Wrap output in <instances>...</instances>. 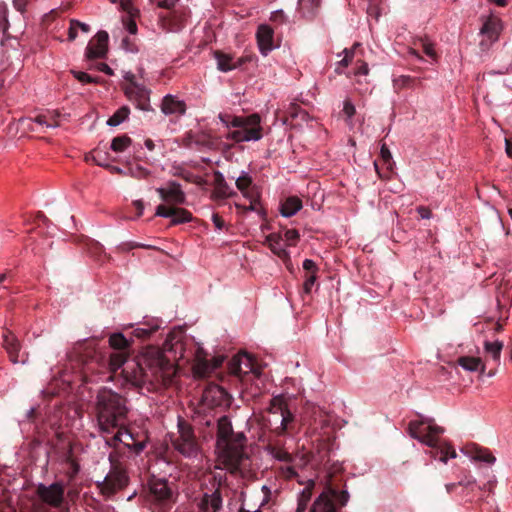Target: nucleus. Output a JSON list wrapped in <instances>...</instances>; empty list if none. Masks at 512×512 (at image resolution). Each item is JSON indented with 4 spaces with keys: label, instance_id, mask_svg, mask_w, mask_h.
<instances>
[{
    "label": "nucleus",
    "instance_id": "11",
    "mask_svg": "<svg viewBox=\"0 0 512 512\" xmlns=\"http://www.w3.org/2000/svg\"><path fill=\"white\" fill-rule=\"evenodd\" d=\"M501 30L502 24L498 17L494 15L487 17L480 29V35L485 37L479 44L481 50L484 51L488 49L492 43L496 42L499 38Z\"/></svg>",
    "mask_w": 512,
    "mask_h": 512
},
{
    "label": "nucleus",
    "instance_id": "58",
    "mask_svg": "<svg viewBox=\"0 0 512 512\" xmlns=\"http://www.w3.org/2000/svg\"><path fill=\"white\" fill-rule=\"evenodd\" d=\"M243 62L242 59L239 60V65ZM225 64H226V71L228 70H232L236 67H238V64H235L232 62V58L230 57V55L226 54V61H225Z\"/></svg>",
    "mask_w": 512,
    "mask_h": 512
},
{
    "label": "nucleus",
    "instance_id": "56",
    "mask_svg": "<svg viewBox=\"0 0 512 512\" xmlns=\"http://www.w3.org/2000/svg\"><path fill=\"white\" fill-rule=\"evenodd\" d=\"M280 424V417L279 416H272V418L267 419L266 421V427L270 429L271 432H273V428H275L276 425Z\"/></svg>",
    "mask_w": 512,
    "mask_h": 512
},
{
    "label": "nucleus",
    "instance_id": "12",
    "mask_svg": "<svg viewBox=\"0 0 512 512\" xmlns=\"http://www.w3.org/2000/svg\"><path fill=\"white\" fill-rule=\"evenodd\" d=\"M224 401V389L218 385H209L203 392L201 400V409H218L222 407Z\"/></svg>",
    "mask_w": 512,
    "mask_h": 512
},
{
    "label": "nucleus",
    "instance_id": "32",
    "mask_svg": "<svg viewBox=\"0 0 512 512\" xmlns=\"http://www.w3.org/2000/svg\"><path fill=\"white\" fill-rule=\"evenodd\" d=\"M267 450L272 457L279 461L291 463L293 460V457L289 452L276 445L269 444L267 446Z\"/></svg>",
    "mask_w": 512,
    "mask_h": 512
},
{
    "label": "nucleus",
    "instance_id": "38",
    "mask_svg": "<svg viewBox=\"0 0 512 512\" xmlns=\"http://www.w3.org/2000/svg\"><path fill=\"white\" fill-rule=\"evenodd\" d=\"M178 432L179 437L175 441H187L195 439L191 426L184 421H178Z\"/></svg>",
    "mask_w": 512,
    "mask_h": 512
},
{
    "label": "nucleus",
    "instance_id": "16",
    "mask_svg": "<svg viewBox=\"0 0 512 512\" xmlns=\"http://www.w3.org/2000/svg\"><path fill=\"white\" fill-rule=\"evenodd\" d=\"M256 38L259 50L262 53V55L266 56L270 51H272L275 48V45L273 43L274 31L269 25H260L256 32Z\"/></svg>",
    "mask_w": 512,
    "mask_h": 512
},
{
    "label": "nucleus",
    "instance_id": "25",
    "mask_svg": "<svg viewBox=\"0 0 512 512\" xmlns=\"http://www.w3.org/2000/svg\"><path fill=\"white\" fill-rule=\"evenodd\" d=\"M321 0H299V11L303 17L313 19L320 7Z\"/></svg>",
    "mask_w": 512,
    "mask_h": 512
},
{
    "label": "nucleus",
    "instance_id": "4",
    "mask_svg": "<svg viewBox=\"0 0 512 512\" xmlns=\"http://www.w3.org/2000/svg\"><path fill=\"white\" fill-rule=\"evenodd\" d=\"M261 118L258 114L235 116L226 114V140L235 143L258 141L262 138Z\"/></svg>",
    "mask_w": 512,
    "mask_h": 512
},
{
    "label": "nucleus",
    "instance_id": "28",
    "mask_svg": "<svg viewBox=\"0 0 512 512\" xmlns=\"http://www.w3.org/2000/svg\"><path fill=\"white\" fill-rule=\"evenodd\" d=\"M458 365L467 371H481L484 372L485 366L482 360L478 357L462 356L457 360Z\"/></svg>",
    "mask_w": 512,
    "mask_h": 512
},
{
    "label": "nucleus",
    "instance_id": "9",
    "mask_svg": "<svg viewBox=\"0 0 512 512\" xmlns=\"http://www.w3.org/2000/svg\"><path fill=\"white\" fill-rule=\"evenodd\" d=\"M235 179L236 187L242 192L243 196L250 200L249 206H242L236 204V208L240 211H255L259 215L264 216V209L260 205V196L255 187H251L252 179L247 173H243L238 177L232 176Z\"/></svg>",
    "mask_w": 512,
    "mask_h": 512
},
{
    "label": "nucleus",
    "instance_id": "33",
    "mask_svg": "<svg viewBox=\"0 0 512 512\" xmlns=\"http://www.w3.org/2000/svg\"><path fill=\"white\" fill-rule=\"evenodd\" d=\"M503 343L501 341H485L484 349L485 352L495 361H499Z\"/></svg>",
    "mask_w": 512,
    "mask_h": 512
},
{
    "label": "nucleus",
    "instance_id": "36",
    "mask_svg": "<svg viewBox=\"0 0 512 512\" xmlns=\"http://www.w3.org/2000/svg\"><path fill=\"white\" fill-rule=\"evenodd\" d=\"M132 140L126 136L115 137L110 145V148L117 153L126 151L131 146Z\"/></svg>",
    "mask_w": 512,
    "mask_h": 512
},
{
    "label": "nucleus",
    "instance_id": "39",
    "mask_svg": "<svg viewBox=\"0 0 512 512\" xmlns=\"http://www.w3.org/2000/svg\"><path fill=\"white\" fill-rule=\"evenodd\" d=\"M33 124L45 126L46 128H57L60 126V121L49 122L47 114H40L32 120Z\"/></svg>",
    "mask_w": 512,
    "mask_h": 512
},
{
    "label": "nucleus",
    "instance_id": "51",
    "mask_svg": "<svg viewBox=\"0 0 512 512\" xmlns=\"http://www.w3.org/2000/svg\"><path fill=\"white\" fill-rule=\"evenodd\" d=\"M270 20L277 24H282L286 21V15L282 10L274 11L271 14Z\"/></svg>",
    "mask_w": 512,
    "mask_h": 512
},
{
    "label": "nucleus",
    "instance_id": "17",
    "mask_svg": "<svg viewBox=\"0 0 512 512\" xmlns=\"http://www.w3.org/2000/svg\"><path fill=\"white\" fill-rule=\"evenodd\" d=\"M127 476L123 471H113L107 475L108 485L104 488V495L111 496L127 484Z\"/></svg>",
    "mask_w": 512,
    "mask_h": 512
},
{
    "label": "nucleus",
    "instance_id": "5",
    "mask_svg": "<svg viewBox=\"0 0 512 512\" xmlns=\"http://www.w3.org/2000/svg\"><path fill=\"white\" fill-rule=\"evenodd\" d=\"M226 470L241 472L249 466V457L245 452L246 437L243 433L234 435L231 423L226 418Z\"/></svg>",
    "mask_w": 512,
    "mask_h": 512
},
{
    "label": "nucleus",
    "instance_id": "24",
    "mask_svg": "<svg viewBox=\"0 0 512 512\" xmlns=\"http://www.w3.org/2000/svg\"><path fill=\"white\" fill-rule=\"evenodd\" d=\"M302 208V201L296 197H288L282 204L280 212L284 217H291Z\"/></svg>",
    "mask_w": 512,
    "mask_h": 512
},
{
    "label": "nucleus",
    "instance_id": "10",
    "mask_svg": "<svg viewBox=\"0 0 512 512\" xmlns=\"http://www.w3.org/2000/svg\"><path fill=\"white\" fill-rule=\"evenodd\" d=\"M36 493L41 502L59 508L64 501L65 487L62 482H54L49 485L38 483Z\"/></svg>",
    "mask_w": 512,
    "mask_h": 512
},
{
    "label": "nucleus",
    "instance_id": "3",
    "mask_svg": "<svg viewBox=\"0 0 512 512\" xmlns=\"http://www.w3.org/2000/svg\"><path fill=\"white\" fill-rule=\"evenodd\" d=\"M409 433L411 437L431 447L432 456L443 463H446L448 458H455L457 456L452 446L440 440V435L444 433V428L440 426L430 422L426 425L424 421H411L409 423Z\"/></svg>",
    "mask_w": 512,
    "mask_h": 512
},
{
    "label": "nucleus",
    "instance_id": "37",
    "mask_svg": "<svg viewBox=\"0 0 512 512\" xmlns=\"http://www.w3.org/2000/svg\"><path fill=\"white\" fill-rule=\"evenodd\" d=\"M224 416H218L217 417V424H218V434H217V444H216V450L219 456V459L221 460L222 456L224 455V426H223Z\"/></svg>",
    "mask_w": 512,
    "mask_h": 512
},
{
    "label": "nucleus",
    "instance_id": "14",
    "mask_svg": "<svg viewBox=\"0 0 512 512\" xmlns=\"http://www.w3.org/2000/svg\"><path fill=\"white\" fill-rule=\"evenodd\" d=\"M109 35L106 31H98L94 42H91L86 48V57L88 59L102 58L106 55L108 49Z\"/></svg>",
    "mask_w": 512,
    "mask_h": 512
},
{
    "label": "nucleus",
    "instance_id": "54",
    "mask_svg": "<svg viewBox=\"0 0 512 512\" xmlns=\"http://www.w3.org/2000/svg\"><path fill=\"white\" fill-rule=\"evenodd\" d=\"M125 26H126L127 31L130 34H132V35L136 34V32H137V25H136L135 21L132 18H129V19H127L125 21Z\"/></svg>",
    "mask_w": 512,
    "mask_h": 512
},
{
    "label": "nucleus",
    "instance_id": "27",
    "mask_svg": "<svg viewBox=\"0 0 512 512\" xmlns=\"http://www.w3.org/2000/svg\"><path fill=\"white\" fill-rule=\"evenodd\" d=\"M174 447L185 457L192 458L197 457L198 455V446L195 439L187 441H174Z\"/></svg>",
    "mask_w": 512,
    "mask_h": 512
},
{
    "label": "nucleus",
    "instance_id": "15",
    "mask_svg": "<svg viewBox=\"0 0 512 512\" xmlns=\"http://www.w3.org/2000/svg\"><path fill=\"white\" fill-rule=\"evenodd\" d=\"M155 215L163 218H171L173 224H180L192 220V215L185 209L159 205L156 208Z\"/></svg>",
    "mask_w": 512,
    "mask_h": 512
},
{
    "label": "nucleus",
    "instance_id": "23",
    "mask_svg": "<svg viewBox=\"0 0 512 512\" xmlns=\"http://www.w3.org/2000/svg\"><path fill=\"white\" fill-rule=\"evenodd\" d=\"M133 362H131L130 364H132ZM129 362H127V353L126 352H119V351H116L114 353H112L110 355V359H109V369L112 371V372H115L117 371L118 369H120L121 367H123L124 365H126L123 370L128 366ZM131 369L132 372L135 371V367H133L132 365H130L128 367V370ZM128 374H130V372L128 371Z\"/></svg>",
    "mask_w": 512,
    "mask_h": 512
},
{
    "label": "nucleus",
    "instance_id": "41",
    "mask_svg": "<svg viewBox=\"0 0 512 512\" xmlns=\"http://www.w3.org/2000/svg\"><path fill=\"white\" fill-rule=\"evenodd\" d=\"M127 175L137 178V179H143L149 175V172L141 166H136V167H130L127 170Z\"/></svg>",
    "mask_w": 512,
    "mask_h": 512
},
{
    "label": "nucleus",
    "instance_id": "63",
    "mask_svg": "<svg viewBox=\"0 0 512 512\" xmlns=\"http://www.w3.org/2000/svg\"><path fill=\"white\" fill-rule=\"evenodd\" d=\"M368 65L367 63L362 62L360 66L356 70L357 75H367L368 74Z\"/></svg>",
    "mask_w": 512,
    "mask_h": 512
},
{
    "label": "nucleus",
    "instance_id": "50",
    "mask_svg": "<svg viewBox=\"0 0 512 512\" xmlns=\"http://www.w3.org/2000/svg\"><path fill=\"white\" fill-rule=\"evenodd\" d=\"M380 155L385 164L391 165L392 155L386 144H383L380 149Z\"/></svg>",
    "mask_w": 512,
    "mask_h": 512
},
{
    "label": "nucleus",
    "instance_id": "21",
    "mask_svg": "<svg viewBox=\"0 0 512 512\" xmlns=\"http://www.w3.org/2000/svg\"><path fill=\"white\" fill-rule=\"evenodd\" d=\"M4 347L7 350L10 356V360L13 363L26 362L25 359H19L18 353L20 351V344L13 334L9 333L4 335Z\"/></svg>",
    "mask_w": 512,
    "mask_h": 512
},
{
    "label": "nucleus",
    "instance_id": "44",
    "mask_svg": "<svg viewBox=\"0 0 512 512\" xmlns=\"http://www.w3.org/2000/svg\"><path fill=\"white\" fill-rule=\"evenodd\" d=\"M285 241L289 245H295L299 239V233L295 229H288L284 233Z\"/></svg>",
    "mask_w": 512,
    "mask_h": 512
},
{
    "label": "nucleus",
    "instance_id": "30",
    "mask_svg": "<svg viewBox=\"0 0 512 512\" xmlns=\"http://www.w3.org/2000/svg\"><path fill=\"white\" fill-rule=\"evenodd\" d=\"M109 344L113 349L119 352H126L125 350L130 347L131 341L127 339L124 334L117 332L110 335Z\"/></svg>",
    "mask_w": 512,
    "mask_h": 512
},
{
    "label": "nucleus",
    "instance_id": "59",
    "mask_svg": "<svg viewBox=\"0 0 512 512\" xmlns=\"http://www.w3.org/2000/svg\"><path fill=\"white\" fill-rule=\"evenodd\" d=\"M417 211L420 217L423 219H429L431 217V211L426 207L420 206L417 208Z\"/></svg>",
    "mask_w": 512,
    "mask_h": 512
},
{
    "label": "nucleus",
    "instance_id": "62",
    "mask_svg": "<svg viewBox=\"0 0 512 512\" xmlns=\"http://www.w3.org/2000/svg\"><path fill=\"white\" fill-rule=\"evenodd\" d=\"M98 70L107 75H113V70L106 63H100L98 65Z\"/></svg>",
    "mask_w": 512,
    "mask_h": 512
},
{
    "label": "nucleus",
    "instance_id": "6",
    "mask_svg": "<svg viewBox=\"0 0 512 512\" xmlns=\"http://www.w3.org/2000/svg\"><path fill=\"white\" fill-rule=\"evenodd\" d=\"M267 411L272 416L280 417V424L273 428V433L276 436H282L293 431L295 416L290 411L287 400L283 395L274 396L270 400Z\"/></svg>",
    "mask_w": 512,
    "mask_h": 512
},
{
    "label": "nucleus",
    "instance_id": "2",
    "mask_svg": "<svg viewBox=\"0 0 512 512\" xmlns=\"http://www.w3.org/2000/svg\"><path fill=\"white\" fill-rule=\"evenodd\" d=\"M97 419L100 430L110 433L122 426L127 408L125 399L108 388H102L97 394Z\"/></svg>",
    "mask_w": 512,
    "mask_h": 512
},
{
    "label": "nucleus",
    "instance_id": "48",
    "mask_svg": "<svg viewBox=\"0 0 512 512\" xmlns=\"http://www.w3.org/2000/svg\"><path fill=\"white\" fill-rule=\"evenodd\" d=\"M316 279H317V275H315V274H308L306 276V279L303 284L304 293L309 294L311 292V289H312L313 285L315 284Z\"/></svg>",
    "mask_w": 512,
    "mask_h": 512
},
{
    "label": "nucleus",
    "instance_id": "45",
    "mask_svg": "<svg viewBox=\"0 0 512 512\" xmlns=\"http://www.w3.org/2000/svg\"><path fill=\"white\" fill-rule=\"evenodd\" d=\"M114 441L125 443L129 445L128 440H133L132 434L128 431L118 430V432L113 437Z\"/></svg>",
    "mask_w": 512,
    "mask_h": 512
},
{
    "label": "nucleus",
    "instance_id": "43",
    "mask_svg": "<svg viewBox=\"0 0 512 512\" xmlns=\"http://www.w3.org/2000/svg\"><path fill=\"white\" fill-rule=\"evenodd\" d=\"M85 159H86V161H93L95 164L102 166V167L108 166V164H106L102 160L101 153L97 150L90 152L88 155H86Z\"/></svg>",
    "mask_w": 512,
    "mask_h": 512
},
{
    "label": "nucleus",
    "instance_id": "61",
    "mask_svg": "<svg viewBox=\"0 0 512 512\" xmlns=\"http://www.w3.org/2000/svg\"><path fill=\"white\" fill-rule=\"evenodd\" d=\"M13 4L18 11L23 12L25 10L27 0H13Z\"/></svg>",
    "mask_w": 512,
    "mask_h": 512
},
{
    "label": "nucleus",
    "instance_id": "34",
    "mask_svg": "<svg viewBox=\"0 0 512 512\" xmlns=\"http://www.w3.org/2000/svg\"><path fill=\"white\" fill-rule=\"evenodd\" d=\"M129 108L123 106L119 108L108 120L107 125L111 127H116L123 123L129 116Z\"/></svg>",
    "mask_w": 512,
    "mask_h": 512
},
{
    "label": "nucleus",
    "instance_id": "18",
    "mask_svg": "<svg viewBox=\"0 0 512 512\" xmlns=\"http://www.w3.org/2000/svg\"><path fill=\"white\" fill-rule=\"evenodd\" d=\"M161 110L166 115H183L186 111V104L177 97L167 95L162 101Z\"/></svg>",
    "mask_w": 512,
    "mask_h": 512
},
{
    "label": "nucleus",
    "instance_id": "64",
    "mask_svg": "<svg viewBox=\"0 0 512 512\" xmlns=\"http://www.w3.org/2000/svg\"><path fill=\"white\" fill-rule=\"evenodd\" d=\"M352 53L346 51L345 57L339 62L343 66H348L349 63L352 61Z\"/></svg>",
    "mask_w": 512,
    "mask_h": 512
},
{
    "label": "nucleus",
    "instance_id": "52",
    "mask_svg": "<svg viewBox=\"0 0 512 512\" xmlns=\"http://www.w3.org/2000/svg\"><path fill=\"white\" fill-rule=\"evenodd\" d=\"M343 112L350 119L356 112L355 106L349 101L344 102Z\"/></svg>",
    "mask_w": 512,
    "mask_h": 512
},
{
    "label": "nucleus",
    "instance_id": "57",
    "mask_svg": "<svg viewBox=\"0 0 512 512\" xmlns=\"http://www.w3.org/2000/svg\"><path fill=\"white\" fill-rule=\"evenodd\" d=\"M282 475L285 478H292L296 475V471L292 466H287L285 468H282Z\"/></svg>",
    "mask_w": 512,
    "mask_h": 512
},
{
    "label": "nucleus",
    "instance_id": "1",
    "mask_svg": "<svg viewBox=\"0 0 512 512\" xmlns=\"http://www.w3.org/2000/svg\"><path fill=\"white\" fill-rule=\"evenodd\" d=\"M135 371L128 374V366L123 370L127 380L134 384L145 382L163 381L170 379L175 369L169 359L165 357L162 350L156 347H147L139 356L137 362L131 364Z\"/></svg>",
    "mask_w": 512,
    "mask_h": 512
},
{
    "label": "nucleus",
    "instance_id": "40",
    "mask_svg": "<svg viewBox=\"0 0 512 512\" xmlns=\"http://www.w3.org/2000/svg\"><path fill=\"white\" fill-rule=\"evenodd\" d=\"M71 73L73 74V76L78 80L80 81L81 83L83 84H87V83H97L98 82V79L97 78H94L92 76H90L89 74H87L86 72H82V71H76V70H72Z\"/></svg>",
    "mask_w": 512,
    "mask_h": 512
},
{
    "label": "nucleus",
    "instance_id": "20",
    "mask_svg": "<svg viewBox=\"0 0 512 512\" xmlns=\"http://www.w3.org/2000/svg\"><path fill=\"white\" fill-rule=\"evenodd\" d=\"M222 497L221 492L216 490L214 493L208 495L205 494L201 504L199 512H217L221 509Z\"/></svg>",
    "mask_w": 512,
    "mask_h": 512
},
{
    "label": "nucleus",
    "instance_id": "8",
    "mask_svg": "<svg viewBox=\"0 0 512 512\" xmlns=\"http://www.w3.org/2000/svg\"><path fill=\"white\" fill-rule=\"evenodd\" d=\"M349 500L347 491L338 492L336 489L326 488L313 502L309 512H338L336 502L344 506Z\"/></svg>",
    "mask_w": 512,
    "mask_h": 512
},
{
    "label": "nucleus",
    "instance_id": "46",
    "mask_svg": "<svg viewBox=\"0 0 512 512\" xmlns=\"http://www.w3.org/2000/svg\"><path fill=\"white\" fill-rule=\"evenodd\" d=\"M114 441L125 443L129 445L128 440H133L132 434L128 431L118 430V432L113 437Z\"/></svg>",
    "mask_w": 512,
    "mask_h": 512
},
{
    "label": "nucleus",
    "instance_id": "55",
    "mask_svg": "<svg viewBox=\"0 0 512 512\" xmlns=\"http://www.w3.org/2000/svg\"><path fill=\"white\" fill-rule=\"evenodd\" d=\"M211 219L215 225V229L217 231H221L222 230V227H223V221H222V218L221 216H219L218 214L216 213H212L211 214Z\"/></svg>",
    "mask_w": 512,
    "mask_h": 512
},
{
    "label": "nucleus",
    "instance_id": "60",
    "mask_svg": "<svg viewBox=\"0 0 512 512\" xmlns=\"http://www.w3.org/2000/svg\"><path fill=\"white\" fill-rule=\"evenodd\" d=\"M133 205L135 206L136 210H137V217H140L142 216L143 212H144V203L142 200H135L133 202Z\"/></svg>",
    "mask_w": 512,
    "mask_h": 512
},
{
    "label": "nucleus",
    "instance_id": "47",
    "mask_svg": "<svg viewBox=\"0 0 512 512\" xmlns=\"http://www.w3.org/2000/svg\"><path fill=\"white\" fill-rule=\"evenodd\" d=\"M420 42H421V46H422V49H423V52L431 57V58H435L436 57V52L434 50V46L431 42L427 41V40H424V39H420Z\"/></svg>",
    "mask_w": 512,
    "mask_h": 512
},
{
    "label": "nucleus",
    "instance_id": "53",
    "mask_svg": "<svg viewBox=\"0 0 512 512\" xmlns=\"http://www.w3.org/2000/svg\"><path fill=\"white\" fill-rule=\"evenodd\" d=\"M367 13L369 16L374 17L375 19H378L380 16L379 7L376 4L371 2L369 4V6L367 7Z\"/></svg>",
    "mask_w": 512,
    "mask_h": 512
},
{
    "label": "nucleus",
    "instance_id": "19",
    "mask_svg": "<svg viewBox=\"0 0 512 512\" xmlns=\"http://www.w3.org/2000/svg\"><path fill=\"white\" fill-rule=\"evenodd\" d=\"M220 363H221V358L214 359L212 363L206 359L197 358L196 362L193 366L194 375L197 377H201V378L206 377L212 371H214L217 367H219Z\"/></svg>",
    "mask_w": 512,
    "mask_h": 512
},
{
    "label": "nucleus",
    "instance_id": "35",
    "mask_svg": "<svg viewBox=\"0 0 512 512\" xmlns=\"http://www.w3.org/2000/svg\"><path fill=\"white\" fill-rule=\"evenodd\" d=\"M312 497V486H306L298 496L296 512H306L307 506Z\"/></svg>",
    "mask_w": 512,
    "mask_h": 512
},
{
    "label": "nucleus",
    "instance_id": "7",
    "mask_svg": "<svg viewBox=\"0 0 512 512\" xmlns=\"http://www.w3.org/2000/svg\"><path fill=\"white\" fill-rule=\"evenodd\" d=\"M250 373L258 374L254 366L252 355L244 350H240L231 356L226 363V375L235 377L240 382H245V377Z\"/></svg>",
    "mask_w": 512,
    "mask_h": 512
},
{
    "label": "nucleus",
    "instance_id": "49",
    "mask_svg": "<svg viewBox=\"0 0 512 512\" xmlns=\"http://www.w3.org/2000/svg\"><path fill=\"white\" fill-rule=\"evenodd\" d=\"M303 269L307 271L309 274L317 275L318 267L316 263L311 259H305L303 262Z\"/></svg>",
    "mask_w": 512,
    "mask_h": 512
},
{
    "label": "nucleus",
    "instance_id": "29",
    "mask_svg": "<svg viewBox=\"0 0 512 512\" xmlns=\"http://www.w3.org/2000/svg\"><path fill=\"white\" fill-rule=\"evenodd\" d=\"M467 454L476 461H482L486 463H493L495 457L487 450L477 446L467 448Z\"/></svg>",
    "mask_w": 512,
    "mask_h": 512
},
{
    "label": "nucleus",
    "instance_id": "31",
    "mask_svg": "<svg viewBox=\"0 0 512 512\" xmlns=\"http://www.w3.org/2000/svg\"><path fill=\"white\" fill-rule=\"evenodd\" d=\"M79 31H81L84 34H87L90 31V26L76 19L70 20V25L68 29V40L74 41L77 38Z\"/></svg>",
    "mask_w": 512,
    "mask_h": 512
},
{
    "label": "nucleus",
    "instance_id": "13",
    "mask_svg": "<svg viewBox=\"0 0 512 512\" xmlns=\"http://www.w3.org/2000/svg\"><path fill=\"white\" fill-rule=\"evenodd\" d=\"M156 191L161 200L168 205H179L185 202V194L176 182H169L165 186L158 187Z\"/></svg>",
    "mask_w": 512,
    "mask_h": 512
},
{
    "label": "nucleus",
    "instance_id": "42",
    "mask_svg": "<svg viewBox=\"0 0 512 512\" xmlns=\"http://www.w3.org/2000/svg\"><path fill=\"white\" fill-rule=\"evenodd\" d=\"M158 329V326H149V327H138L134 329L133 333L138 338H144L149 336L151 333L156 331Z\"/></svg>",
    "mask_w": 512,
    "mask_h": 512
},
{
    "label": "nucleus",
    "instance_id": "26",
    "mask_svg": "<svg viewBox=\"0 0 512 512\" xmlns=\"http://www.w3.org/2000/svg\"><path fill=\"white\" fill-rule=\"evenodd\" d=\"M266 242L268 243L272 252L279 258L285 259L289 257L288 252L282 245V238L280 235L272 233L266 237Z\"/></svg>",
    "mask_w": 512,
    "mask_h": 512
},
{
    "label": "nucleus",
    "instance_id": "22",
    "mask_svg": "<svg viewBox=\"0 0 512 512\" xmlns=\"http://www.w3.org/2000/svg\"><path fill=\"white\" fill-rule=\"evenodd\" d=\"M150 491L158 500H167L171 496V490L166 480L154 479L150 482Z\"/></svg>",
    "mask_w": 512,
    "mask_h": 512
}]
</instances>
